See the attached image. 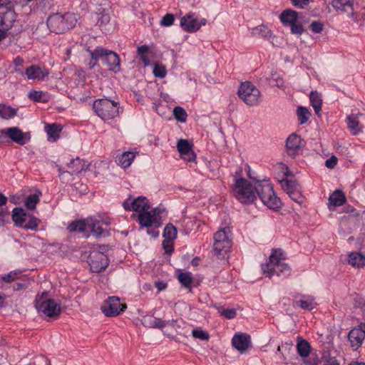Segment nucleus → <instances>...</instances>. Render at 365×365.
Here are the masks:
<instances>
[{
	"mask_svg": "<svg viewBox=\"0 0 365 365\" xmlns=\"http://www.w3.org/2000/svg\"><path fill=\"white\" fill-rule=\"evenodd\" d=\"M285 258V255L281 249L274 250L269 262L262 265L263 273L269 277L274 274L278 277H289L291 274V269L288 264L284 262Z\"/></svg>",
	"mask_w": 365,
	"mask_h": 365,
	"instance_id": "1",
	"label": "nucleus"
},
{
	"mask_svg": "<svg viewBox=\"0 0 365 365\" xmlns=\"http://www.w3.org/2000/svg\"><path fill=\"white\" fill-rule=\"evenodd\" d=\"M77 21V16L74 13H56L48 16L46 24L51 32L63 34L73 28Z\"/></svg>",
	"mask_w": 365,
	"mask_h": 365,
	"instance_id": "2",
	"label": "nucleus"
},
{
	"mask_svg": "<svg viewBox=\"0 0 365 365\" xmlns=\"http://www.w3.org/2000/svg\"><path fill=\"white\" fill-rule=\"evenodd\" d=\"M255 195L269 208L275 210L280 207L281 200L274 192L269 180H255Z\"/></svg>",
	"mask_w": 365,
	"mask_h": 365,
	"instance_id": "3",
	"label": "nucleus"
},
{
	"mask_svg": "<svg viewBox=\"0 0 365 365\" xmlns=\"http://www.w3.org/2000/svg\"><path fill=\"white\" fill-rule=\"evenodd\" d=\"M232 245V233L230 227L219 229L213 235V250L219 259H224Z\"/></svg>",
	"mask_w": 365,
	"mask_h": 365,
	"instance_id": "4",
	"label": "nucleus"
},
{
	"mask_svg": "<svg viewBox=\"0 0 365 365\" xmlns=\"http://www.w3.org/2000/svg\"><path fill=\"white\" fill-rule=\"evenodd\" d=\"M233 192L237 200L242 204H251L257 200L255 185H253L245 178L235 179Z\"/></svg>",
	"mask_w": 365,
	"mask_h": 365,
	"instance_id": "5",
	"label": "nucleus"
},
{
	"mask_svg": "<svg viewBox=\"0 0 365 365\" xmlns=\"http://www.w3.org/2000/svg\"><path fill=\"white\" fill-rule=\"evenodd\" d=\"M96 114L103 120L115 118L119 114V103L108 98H100L93 103Z\"/></svg>",
	"mask_w": 365,
	"mask_h": 365,
	"instance_id": "6",
	"label": "nucleus"
},
{
	"mask_svg": "<svg viewBox=\"0 0 365 365\" xmlns=\"http://www.w3.org/2000/svg\"><path fill=\"white\" fill-rule=\"evenodd\" d=\"M239 98L247 106H257L260 101L259 90L251 82L245 81L240 84L238 88Z\"/></svg>",
	"mask_w": 365,
	"mask_h": 365,
	"instance_id": "7",
	"label": "nucleus"
},
{
	"mask_svg": "<svg viewBox=\"0 0 365 365\" xmlns=\"http://www.w3.org/2000/svg\"><path fill=\"white\" fill-rule=\"evenodd\" d=\"M35 307L38 312L48 317H58L61 312L60 304L54 299H48L46 292H43L41 296L36 298Z\"/></svg>",
	"mask_w": 365,
	"mask_h": 365,
	"instance_id": "8",
	"label": "nucleus"
},
{
	"mask_svg": "<svg viewBox=\"0 0 365 365\" xmlns=\"http://www.w3.org/2000/svg\"><path fill=\"white\" fill-rule=\"evenodd\" d=\"M105 247H100V250L93 249L90 251L88 257V263L93 272H101L103 271L109 264V259L104 254Z\"/></svg>",
	"mask_w": 365,
	"mask_h": 365,
	"instance_id": "9",
	"label": "nucleus"
},
{
	"mask_svg": "<svg viewBox=\"0 0 365 365\" xmlns=\"http://www.w3.org/2000/svg\"><path fill=\"white\" fill-rule=\"evenodd\" d=\"M95 55H100L101 60L108 70L115 73L120 71V58L116 53L103 47H97Z\"/></svg>",
	"mask_w": 365,
	"mask_h": 365,
	"instance_id": "10",
	"label": "nucleus"
},
{
	"mask_svg": "<svg viewBox=\"0 0 365 365\" xmlns=\"http://www.w3.org/2000/svg\"><path fill=\"white\" fill-rule=\"evenodd\" d=\"M160 210L159 208H154L151 210H147L141 212L138 216V221L142 227H150L152 226H160Z\"/></svg>",
	"mask_w": 365,
	"mask_h": 365,
	"instance_id": "11",
	"label": "nucleus"
},
{
	"mask_svg": "<svg viewBox=\"0 0 365 365\" xmlns=\"http://www.w3.org/2000/svg\"><path fill=\"white\" fill-rule=\"evenodd\" d=\"M126 309L125 304H121L117 297H108L101 306V310L107 317H115Z\"/></svg>",
	"mask_w": 365,
	"mask_h": 365,
	"instance_id": "12",
	"label": "nucleus"
},
{
	"mask_svg": "<svg viewBox=\"0 0 365 365\" xmlns=\"http://www.w3.org/2000/svg\"><path fill=\"white\" fill-rule=\"evenodd\" d=\"M304 141L296 133L289 135L285 142V151L292 158H296L302 152Z\"/></svg>",
	"mask_w": 365,
	"mask_h": 365,
	"instance_id": "13",
	"label": "nucleus"
},
{
	"mask_svg": "<svg viewBox=\"0 0 365 365\" xmlns=\"http://www.w3.org/2000/svg\"><path fill=\"white\" fill-rule=\"evenodd\" d=\"M206 22L205 19H202L200 22H198L194 14L188 13L181 18L180 26L187 32H196L202 25H205Z\"/></svg>",
	"mask_w": 365,
	"mask_h": 365,
	"instance_id": "14",
	"label": "nucleus"
},
{
	"mask_svg": "<svg viewBox=\"0 0 365 365\" xmlns=\"http://www.w3.org/2000/svg\"><path fill=\"white\" fill-rule=\"evenodd\" d=\"M280 183L282 189L294 201L297 203H301L303 201L300 187L297 181L282 180L280 181Z\"/></svg>",
	"mask_w": 365,
	"mask_h": 365,
	"instance_id": "15",
	"label": "nucleus"
},
{
	"mask_svg": "<svg viewBox=\"0 0 365 365\" xmlns=\"http://www.w3.org/2000/svg\"><path fill=\"white\" fill-rule=\"evenodd\" d=\"M123 206L127 211H135L140 213L145 212L147 210H150V205L148 200L145 197L140 196L133 200L131 202L125 200Z\"/></svg>",
	"mask_w": 365,
	"mask_h": 365,
	"instance_id": "16",
	"label": "nucleus"
},
{
	"mask_svg": "<svg viewBox=\"0 0 365 365\" xmlns=\"http://www.w3.org/2000/svg\"><path fill=\"white\" fill-rule=\"evenodd\" d=\"M6 137L19 145L25 144L24 133L17 127H11L1 130L0 140Z\"/></svg>",
	"mask_w": 365,
	"mask_h": 365,
	"instance_id": "17",
	"label": "nucleus"
},
{
	"mask_svg": "<svg viewBox=\"0 0 365 365\" xmlns=\"http://www.w3.org/2000/svg\"><path fill=\"white\" fill-rule=\"evenodd\" d=\"M348 338L352 346H360L365 338V324H361L358 327L351 329Z\"/></svg>",
	"mask_w": 365,
	"mask_h": 365,
	"instance_id": "18",
	"label": "nucleus"
},
{
	"mask_svg": "<svg viewBox=\"0 0 365 365\" xmlns=\"http://www.w3.org/2000/svg\"><path fill=\"white\" fill-rule=\"evenodd\" d=\"M24 74L29 80L43 81L48 75V71L37 65H31L26 68Z\"/></svg>",
	"mask_w": 365,
	"mask_h": 365,
	"instance_id": "19",
	"label": "nucleus"
},
{
	"mask_svg": "<svg viewBox=\"0 0 365 365\" xmlns=\"http://www.w3.org/2000/svg\"><path fill=\"white\" fill-rule=\"evenodd\" d=\"M14 21V15L12 12H6L0 16V41L6 38V32L9 30Z\"/></svg>",
	"mask_w": 365,
	"mask_h": 365,
	"instance_id": "20",
	"label": "nucleus"
},
{
	"mask_svg": "<svg viewBox=\"0 0 365 365\" xmlns=\"http://www.w3.org/2000/svg\"><path fill=\"white\" fill-rule=\"evenodd\" d=\"M232 346L238 351H246L251 344L250 336L247 334L239 333L234 335L232 339Z\"/></svg>",
	"mask_w": 365,
	"mask_h": 365,
	"instance_id": "21",
	"label": "nucleus"
},
{
	"mask_svg": "<svg viewBox=\"0 0 365 365\" xmlns=\"http://www.w3.org/2000/svg\"><path fill=\"white\" fill-rule=\"evenodd\" d=\"M103 224L104 222L96 217H88V230L97 237H101L104 233L105 229L102 227ZM105 224L108 226L109 222H105Z\"/></svg>",
	"mask_w": 365,
	"mask_h": 365,
	"instance_id": "22",
	"label": "nucleus"
},
{
	"mask_svg": "<svg viewBox=\"0 0 365 365\" xmlns=\"http://www.w3.org/2000/svg\"><path fill=\"white\" fill-rule=\"evenodd\" d=\"M362 115L361 113L351 114L346 118V123L349 131L354 135H358L363 131V126L359 124L358 117Z\"/></svg>",
	"mask_w": 365,
	"mask_h": 365,
	"instance_id": "23",
	"label": "nucleus"
},
{
	"mask_svg": "<svg viewBox=\"0 0 365 365\" xmlns=\"http://www.w3.org/2000/svg\"><path fill=\"white\" fill-rule=\"evenodd\" d=\"M298 13L291 9H286L279 16L280 21L284 26H289L298 21Z\"/></svg>",
	"mask_w": 365,
	"mask_h": 365,
	"instance_id": "24",
	"label": "nucleus"
},
{
	"mask_svg": "<svg viewBox=\"0 0 365 365\" xmlns=\"http://www.w3.org/2000/svg\"><path fill=\"white\" fill-rule=\"evenodd\" d=\"M110 7H98L96 8L95 13L96 15L97 24L99 26L106 25L110 21L109 14Z\"/></svg>",
	"mask_w": 365,
	"mask_h": 365,
	"instance_id": "25",
	"label": "nucleus"
},
{
	"mask_svg": "<svg viewBox=\"0 0 365 365\" xmlns=\"http://www.w3.org/2000/svg\"><path fill=\"white\" fill-rule=\"evenodd\" d=\"M61 130V125L57 123L46 125L45 130L48 135V140L52 143L56 142L59 138Z\"/></svg>",
	"mask_w": 365,
	"mask_h": 365,
	"instance_id": "26",
	"label": "nucleus"
},
{
	"mask_svg": "<svg viewBox=\"0 0 365 365\" xmlns=\"http://www.w3.org/2000/svg\"><path fill=\"white\" fill-rule=\"evenodd\" d=\"M12 212L14 222L18 227H21L24 223L27 221L28 213L21 207H15Z\"/></svg>",
	"mask_w": 365,
	"mask_h": 365,
	"instance_id": "27",
	"label": "nucleus"
},
{
	"mask_svg": "<svg viewBox=\"0 0 365 365\" xmlns=\"http://www.w3.org/2000/svg\"><path fill=\"white\" fill-rule=\"evenodd\" d=\"M297 351L298 354L303 357H307L311 351V346L310 344L305 339L298 336L297 339Z\"/></svg>",
	"mask_w": 365,
	"mask_h": 365,
	"instance_id": "28",
	"label": "nucleus"
},
{
	"mask_svg": "<svg viewBox=\"0 0 365 365\" xmlns=\"http://www.w3.org/2000/svg\"><path fill=\"white\" fill-rule=\"evenodd\" d=\"M137 54L144 66H147L150 64V56L152 51H150L148 46L143 45L138 46L137 48Z\"/></svg>",
	"mask_w": 365,
	"mask_h": 365,
	"instance_id": "29",
	"label": "nucleus"
},
{
	"mask_svg": "<svg viewBox=\"0 0 365 365\" xmlns=\"http://www.w3.org/2000/svg\"><path fill=\"white\" fill-rule=\"evenodd\" d=\"M309 100L316 115H320L322 106V96L317 91H312L309 94Z\"/></svg>",
	"mask_w": 365,
	"mask_h": 365,
	"instance_id": "30",
	"label": "nucleus"
},
{
	"mask_svg": "<svg viewBox=\"0 0 365 365\" xmlns=\"http://www.w3.org/2000/svg\"><path fill=\"white\" fill-rule=\"evenodd\" d=\"M136 154L135 152H124L118 158V165L123 168H128L135 159Z\"/></svg>",
	"mask_w": 365,
	"mask_h": 365,
	"instance_id": "31",
	"label": "nucleus"
},
{
	"mask_svg": "<svg viewBox=\"0 0 365 365\" xmlns=\"http://www.w3.org/2000/svg\"><path fill=\"white\" fill-rule=\"evenodd\" d=\"M329 201L331 205L339 207L345 202L346 197L342 191L336 190L329 196Z\"/></svg>",
	"mask_w": 365,
	"mask_h": 365,
	"instance_id": "32",
	"label": "nucleus"
},
{
	"mask_svg": "<svg viewBox=\"0 0 365 365\" xmlns=\"http://www.w3.org/2000/svg\"><path fill=\"white\" fill-rule=\"evenodd\" d=\"M296 304L302 309L308 311L312 310L317 305L314 297L310 295L304 296L302 299L297 301Z\"/></svg>",
	"mask_w": 365,
	"mask_h": 365,
	"instance_id": "33",
	"label": "nucleus"
},
{
	"mask_svg": "<svg viewBox=\"0 0 365 365\" xmlns=\"http://www.w3.org/2000/svg\"><path fill=\"white\" fill-rule=\"evenodd\" d=\"M17 111V108L4 103H0V117L3 119L8 120L14 118L16 115Z\"/></svg>",
	"mask_w": 365,
	"mask_h": 365,
	"instance_id": "34",
	"label": "nucleus"
},
{
	"mask_svg": "<svg viewBox=\"0 0 365 365\" xmlns=\"http://www.w3.org/2000/svg\"><path fill=\"white\" fill-rule=\"evenodd\" d=\"M178 279L182 287L189 289L192 292V284L193 282V277L192 273L189 272H181L178 275Z\"/></svg>",
	"mask_w": 365,
	"mask_h": 365,
	"instance_id": "35",
	"label": "nucleus"
},
{
	"mask_svg": "<svg viewBox=\"0 0 365 365\" xmlns=\"http://www.w3.org/2000/svg\"><path fill=\"white\" fill-rule=\"evenodd\" d=\"M349 263L353 267H364L365 265V256L359 252H351L349 256Z\"/></svg>",
	"mask_w": 365,
	"mask_h": 365,
	"instance_id": "36",
	"label": "nucleus"
},
{
	"mask_svg": "<svg viewBox=\"0 0 365 365\" xmlns=\"http://www.w3.org/2000/svg\"><path fill=\"white\" fill-rule=\"evenodd\" d=\"M68 229L70 232L78 231L80 232H84L87 229L88 226V218L84 220H76L69 224Z\"/></svg>",
	"mask_w": 365,
	"mask_h": 365,
	"instance_id": "37",
	"label": "nucleus"
},
{
	"mask_svg": "<svg viewBox=\"0 0 365 365\" xmlns=\"http://www.w3.org/2000/svg\"><path fill=\"white\" fill-rule=\"evenodd\" d=\"M331 6L336 11L345 12L347 9H352V4L350 0H332Z\"/></svg>",
	"mask_w": 365,
	"mask_h": 365,
	"instance_id": "38",
	"label": "nucleus"
},
{
	"mask_svg": "<svg viewBox=\"0 0 365 365\" xmlns=\"http://www.w3.org/2000/svg\"><path fill=\"white\" fill-rule=\"evenodd\" d=\"M252 34L258 38H269L271 37V31L265 26L260 25L252 29Z\"/></svg>",
	"mask_w": 365,
	"mask_h": 365,
	"instance_id": "39",
	"label": "nucleus"
},
{
	"mask_svg": "<svg viewBox=\"0 0 365 365\" xmlns=\"http://www.w3.org/2000/svg\"><path fill=\"white\" fill-rule=\"evenodd\" d=\"M27 221L24 223L22 228L25 230H36L40 220L32 215L28 214Z\"/></svg>",
	"mask_w": 365,
	"mask_h": 365,
	"instance_id": "40",
	"label": "nucleus"
},
{
	"mask_svg": "<svg viewBox=\"0 0 365 365\" xmlns=\"http://www.w3.org/2000/svg\"><path fill=\"white\" fill-rule=\"evenodd\" d=\"M177 149L181 156L185 155V154L192 151V145L188 142V140L185 139H180L178 141Z\"/></svg>",
	"mask_w": 365,
	"mask_h": 365,
	"instance_id": "41",
	"label": "nucleus"
},
{
	"mask_svg": "<svg viewBox=\"0 0 365 365\" xmlns=\"http://www.w3.org/2000/svg\"><path fill=\"white\" fill-rule=\"evenodd\" d=\"M165 240H173L177 237V229L172 224H168L163 231Z\"/></svg>",
	"mask_w": 365,
	"mask_h": 365,
	"instance_id": "42",
	"label": "nucleus"
},
{
	"mask_svg": "<svg viewBox=\"0 0 365 365\" xmlns=\"http://www.w3.org/2000/svg\"><path fill=\"white\" fill-rule=\"evenodd\" d=\"M72 163L75 164V165H78V168H75L73 170V174H78L83 171H86L88 168L89 164H88L86 161L81 160L77 158L76 159H72Z\"/></svg>",
	"mask_w": 365,
	"mask_h": 365,
	"instance_id": "43",
	"label": "nucleus"
},
{
	"mask_svg": "<svg viewBox=\"0 0 365 365\" xmlns=\"http://www.w3.org/2000/svg\"><path fill=\"white\" fill-rule=\"evenodd\" d=\"M22 271L16 269L1 277V280L6 283H11L20 278Z\"/></svg>",
	"mask_w": 365,
	"mask_h": 365,
	"instance_id": "44",
	"label": "nucleus"
},
{
	"mask_svg": "<svg viewBox=\"0 0 365 365\" xmlns=\"http://www.w3.org/2000/svg\"><path fill=\"white\" fill-rule=\"evenodd\" d=\"M173 115L175 119L180 122L184 123L187 120V113L185 110L180 106H176L174 108Z\"/></svg>",
	"mask_w": 365,
	"mask_h": 365,
	"instance_id": "45",
	"label": "nucleus"
},
{
	"mask_svg": "<svg viewBox=\"0 0 365 365\" xmlns=\"http://www.w3.org/2000/svg\"><path fill=\"white\" fill-rule=\"evenodd\" d=\"M39 202V195L37 194L29 195L26 200L25 205L29 210H34L36 204Z\"/></svg>",
	"mask_w": 365,
	"mask_h": 365,
	"instance_id": "46",
	"label": "nucleus"
},
{
	"mask_svg": "<svg viewBox=\"0 0 365 365\" xmlns=\"http://www.w3.org/2000/svg\"><path fill=\"white\" fill-rule=\"evenodd\" d=\"M297 115L300 123L304 124L308 121L310 113L307 108L299 107L297 109Z\"/></svg>",
	"mask_w": 365,
	"mask_h": 365,
	"instance_id": "47",
	"label": "nucleus"
},
{
	"mask_svg": "<svg viewBox=\"0 0 365 365\" xmlns=\"http://www.w3.org/2000/svg\"><path fill=\"white\" fill-rule=\"evenodd\" d=\"M217 309L220 315L228 319H232L237 315V312L235 309H224L222 307H217Z\"/></svg>",
	"mask_w": 365,
	"mask_h": 365,
	"instance_id": "48",
	"label": "nucleus"
},
{
	"mask_svg": "<svg viewBox=\"0 0 365 365\" xmlns=\"http://www.w3.org/2000/svg\"><path fill=\"white\" fill-rule=\"evenodd\" d=\"M153 73L155 77L163 78L166 76L167 71L165 66L159 63H155Z\"/></svg>",
	"mask_w": 365,
	"mask_h": 365,
	"instance_id": "49",
	"label": "nucleus"
},
{
	"mask_svg": "<svg viewBox=\"0 0 365 365\" xmlns=\"http://www.w3.org/2000/svg\"><path fill=\"white\" fill-rule=\"evenodd\" d=\"M88 51L90 53L91 57V60L88 63V66L89 68L92 69L98 64V61L101 59V58L100 55H95V53L97 52V48H96L93 51L88 50Z\"/></svg>",
	"mask_w": 365,
	"mask_h": 365,
	"instance_id": "50",
	"label": "nucleus"
},
{
	"mask_svg": "<svg viewBox=\"0 0 365 365\" xmlns=\"http://www.w3.org/2000/svg\"><path fill=\"white\" fill-rule=\"evenodd\" d=\"M324 28V24L320 21H314L309 25L310 30L314 34H321Z\"/></svg>",
	"mask_w": 365,
	"mask_h": 365,
	"instance_id": "51",
	"label": "nucleus"
},
{
	"mask_svg": "<svg viewBox=\"0 0 365 365\" xmlns=\"http://www.w3.org/2000/svg\"><path fill=\"white\" fill-rule=\"evenodd\" d=\"M43 95L44 93L43 91L33 90L29 93L28 97L34 101H44L43 99Z\"/></svg>",
	"mask_w": 365,
	"mask_h": 365,
	"instance_id": "52",
	"label": "nucleus"
},
{
	"mask_svg": "<svg viewBox=\"0 0 365 365\" xmlns=\"http://www.w3.org/2000/svg\"><path fill=\"white\" fill-rule=\"evenodd\" d=\"M291 32L293 34L301 35L304 33V29L302 24L298 21L289 26Z\"/></svg>",
	"mask_w": 365,
	"mask_h": 365,
	"instance_id": "53",
	"label": "nucleus"
},
{
	"mask_svg": "<svg viewBox=\"0 0 365 365\" xmlns=\"http://www.w3.org/2000/svg\"><path fill=\"white\" fill-rule=\"evenodd\" d=\"M192 336L195 338L200 339L201 340H208L209 334L200 329H195L192 331Z\"/></svg>",
	"mask_w": 365,
	"mask_h": 365,
	"instance_id": "54",
	"label": "nucleus"
},
{
	"mask_svg": "<svg viewBox=\"0 0 365 365\" xmlns=\"http://www.w3.org/2000/svg\"><path fill=\"white\" fill-rule=\"evenodd\" d=\"M174 20H175V18L173 14H167L162 18V19L160 21V24L163 26H170L173 25Z\"/></svg>",
	"mask_w": 365,
	"mask_h": 365,
	"instance_id": "55",
	"label": "nucleus"
},
{
	"mask_svg": "<svg viewBox=\"0 0 365 365\" xmlns=\"http://www.w3.org/2000/svg\"><path fill=\"white\" fill-rule=\"evenodd\" d=\"M323 365H340L335 357L324 355L322 357Z\"/></svg>",
	"mask_w": 365,
	"mask_h": 365,
	"instance_id": "56",
	"label": "nucleus"
},
{
	"mask_svg": "<svg viewBox=\"0 0 365 365\" xmlns=\"http://www.w3.org/2000/svg\"><path fill=\"white\" fill-rule=\"evenodd\" d=\"M154 320L153 321L152 327L153 329H163L168 324L165 321L162 320L161 319L156 318L153 317Z\"/></svg>",
	"mask_w": 365,
	"mask_h": 365,
	"instance_id": "57",
	"label": "nucleus"
},
{
	"mask_svg": "<svg viewBox=\"0 0 365 365\" xmlns=\"http://www.w3.org/2000/svg\"><path fill=\"white\" fill-rule=\"evenodd\" d=\"M14 64L15 66V71L16 73H19L21 75L24 74V72L20 69L19 68V67H22L23 65H24V60L20 57V56H17L16 58H14Z\"/></svg>",
	"mask_w": 365,
	"mask_h": 365,
	"instance_id": "58",
	"label": "nucleus"
},
{
	"mask_svg": "<svg viewBox=\"0 0 365 365\" xmlns=\"http://www.w3.org/2000/svg\"><path fill=\"white\" fill-rule=\"evenodd\" d=\"M172 241L173 240H164L163 242V249L165 250V252L167 254H170L173 251Z\"/></svg>",
	"mask_w": 365,
	"mask_h": 365,
	"instance_id": "59",
	"label": "nucleus"
},
{
	"mask_svg": "<svg viewBox=\"0 0 365 365\" xmlns=\"http://www.w3.org/2000/svg\"><path fill=\"white\" fill-rule=\"evenodd\" d=\"M93 6L98 7H110L108 0H91Z\"/></svg>",
	"mask_w": 365,
	"mask_h": 365,
	"instance_id": "60",
	"label": "nucleus"
},
{
	"mask_svg": "<svg viewBox=\"0 0 365 365\" xmlns=\"http://www.w3.org/2000/svg\"><path fill=\"white\" fill-rule=\"evenodd\" d=\"M153 320V317L146 315L143 317L141 323L144 327L151 328Z\"/></svg>",
	"mask_w": 365,
	"mask_h": 365,
	"instance_id": "61",
	"label": "nucleus"
},
{
	"mask_svg": "<svg viewBox=\"0 0 365 365\" xmlns=\"http://www.w3.org/2000/svg\"><path fill=\"white\" fill-rule=\"evenodd\" d=\"M292 4L298 8L304 9L305 8L309 3V0H290Z\"/></svg>",
	"mask_w": 365,
	"mask_h": 365,
	"instance_id": "62",
	"label": "nucleus"
},
{
	"mask_svg": "<svg viewBox=\"0 0 365 365\" xmlns=\"http://www.w3.org/2000/svg\"><path fill=\"white\" fill-rule=\"evenodd\" d=\"M7 202V197L0 192V220L2 219V217L4 215V210L2 208V206L6 205Z\"/></svg>",
	"mask_w": 365,
	"mask_h": 365,
	"instance_id": "63",
	"label": "nucleus"
},
{
	"mask_svg": "<svg viewBox=\"0 0 365 365\" xmlns=\"http://www.w3.org/2000/svg\"><path fill=\"white\" fill-rule=\"evenodd\" d=\"M337 163V158L335 156H331L329 159H327L325 162V165L329 168H334Z\"/></svg>",
	"mask_w": 365,
	"mask_h": 365,
	"instance_id": "64",
	"label": "nucleus"
}]
</instances>
